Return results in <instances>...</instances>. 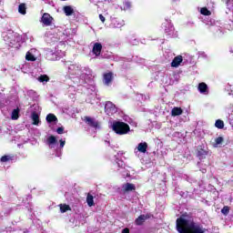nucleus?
<instances>
[{"label": "nucleus", "instance_id": "obj_39", "mask_svg": "<svg viewBox=\"0 0 233 233\" xmlns=\"http://www.w3.org/2000/svg\"><path fill=\"white\" fill-rule=\"evenodd\" d=\"M229 208L228 207H224L222 209H221V213L224 214V216H227L229 212Z\"/></svg>", "mask_w": 233, "mask_h": 233}, {"label": "nucleus", "instance_id": "obj_28", "mask_svg": "<svg viewBox=\"0 0 233 233\" xmlns=\"http://www.w3.org/2000/svg\"><path fill=\"white\" fill-rule=\"evenodd\" d=\"M224 141L223 137H218L215 139V143L213 144L214 148H218L219 145H222Z\"/></svg>", "mask_w": 233, "mask_h": 233}, {"label": "nucleus", "instance_id": "obj_41", "mask_svg": "<svg viewBox=\"0 0 233 233\" xmlns=\"http://www.w3.org/2000/svg\"><path fill=\"white\" fill-rule=\"evenodd\" d=\"M99 19L102 23H105V16L103 15H99Z\"/></svg>", "mask_w": 233, "mask_h": 233}, {"label": "nucleus", "instance_id": "obj_26", "mask_svg": "<svg viewBox=\"0 0 233 233\" xmlns=\"http://www.w3.org/2000/svg\"><path fill=\"white\" fill-rule=\"evenodd\" d=\"M46 119L47 123H54V122L57 121V116H56V115H54V114H48L46 116Z\"/></svg>", "mask_w": 233, "mask_h": 233}, {"label": "nucleus", "instance_id": "obj_29", "mask_svg": "<svg viewBox=\"0 0 233 233\" xmlns=\"http://www.w3.org/2000/svg\"><path fill=\"white\" fill-rule=\"evenodd\" d=\"M86 203L88 205V207H94L95 203H94V196H92L91 194H87L86 196Z\"/></svg>", "mask_w": 233, "mask_h": 233}, {"label": "nucleus", "instance_id": "obj_42", "mask_svg": "<svg viewBox=\"0 0 233 233\" xmlns=\"http://www.w3.org/2000/svg\"><path fill=\"white\" fill-rule=\"evenodd\" d=\"M122 233H130V231L128 230V228H125L123 229Z\"/></svg>", "mask_w": 233, "mask_h": 233}, {"label": "nucleus", "instance_id": "obj_24", "mask_svg": "<svg viewBox=\"0 0 233 233\" xmlns=\"http://www.w3.org/2000/svg\"><path fill=\"white\" fill-rule=\"evenodd\" d=\"M181 114H183V109H181V107H174L171 110V116L173 117H176V116H181Z\"/></svg>", "mask_w": 233, "mask_h": 233}, {"label": "nucleus", "instance_id": "obj_36", "mask_svg": "<svg viewBox=\"0 0 233 233\" xmlns=\"http://www.w3.org/2000/svg\"><path fill=\"white\" fill-rule=\"evenodd\" d=\"M200 14H202V15H210V11L208 8L203 7L200 9Z\"/></svg>", "mask_w": 233, "mask_h": 233}, {"label": "nucleus", "instance_id": "obj_14", "mask_svg": "<svg viewBox=\"0 0 233 233\" xmlns=\"http://www.w3.org/2000/svg\"><path fill=\"white\" fill-rule=\"evenodd\" d=\"M39 114H41V107L38 106V114L35 112H33L31 115L33 125H35L36 127H38V125H41V120L39 119Z\"/></svg>", "mask_w": 233, "mask_h": 233}, {"label": "nucleus", "instance_id": "obj_34", "mask_svg": "<svg viewBox=\"0 0 233 233\" xmlns=\"http://www.w3.org/2000/svg\"><path fill=\"white\" fill-rule=\"evenodd\" d=\"M121 10H130V2L128 0H126L121 6Z\"/></svg>", "mask_w": 233, "mask_h": 233}, {"label": "nucleus", "instance_id": "obj_9", "mask_svg": "<svg viewBox=\"0 0 233 233\" xmlns=\"http://www.w3.org/2000/svg\"><path fill=\"white\" fill-rule=\"evenodd\" d=\"M147 148H148V144H147V142H141L134 149V153H135L136 156L139 157V153L140 154H147Z\"/></svg>", "mask_w": 233, "mask_h": 233}, {"label": "nucleus", "instance_id": "obj_30", "mask_svg": "<svg viewBox=\"0 0 233 233\" xmlns=\"http://www.w3.org/2000/svg\"><path fill=\"white\" fill-rule=\"evenodd\" d=\"M59 208H60V212L62 214H65V212H68V210H70V206L66 204H60Z\"/></svg>", "mask_w": 233, "mask_h": 233}, {"label": "nucleus", "instance_id": "obj_32", "mask_svg": "<svg viewBox=\"0 0 233 233\" xmlns=\"http://www.w3.org/2000/svg\"><path fill=\"white\" fill-rule=\"evenodd\" d=\"M215 127H216V128L222 129L225 127V122H223V120L218 119L216 121Z\"/></svg>", "mask_w": 233, "mask_h": 233}, {"label": "nucleus", "instance_id": "obj_20", "mask_svg": "<svg viewBox=\"0 0 233 233\" xmlns=\"http://www.w3.org/2000/svg\"><path fill=\"white\" fill-rule=\"evenodd\" d=\"M84 121L89 125V127H93V128H97V121L90 116H85Z\"/></svg>", "mask_w": 233, "mask_h": 233}, {"label": "nucleus", "instance_id": "obj_1", "mask_svg": "<svg viewBox=\"0 0 233 233\" xmlns=\"http://www.w3.org/2000/svg\"><path fill=\"white\" fill-rule=\"evenodd\" d=\"M177 229L179 233H207L208 229L201 224L195 222L194 218L182 215L177 219Z\"/></svg>", "mask_w": 233, "mask_h": 233}, {"label": "nucleus", "instance_id": "obj_4", "mask_svg": "<svg viewBox=\"0 0 233 233\" xmlns=\"http://www.w3.org/2000/svg\"><path fill=\"white\" fill-rule=\"evenodd\" d=\"M112 130L118 136H125L130 132V126L125 122L116 121L112 124Z\"/></svg>", "mask_w": 233, "mask_h": 233}, {"label": "nucleus", "instance_id": "obj_43", "mask_svg": "<svg viewBox=\"0 0 233 233\" xmlns=\"http://www.w3.org/2000/svg\"><path fill=\"white\" fill-rule=\"evenodd\" d=\"M123 154H125V152H123V151H119L118 152V156L120 155V156H123Z\"/></svg>", "mask_w": 233, "mask_h": 233}, {"label": "nucleus", "instance_id": "obj_40", "mask_svg": "<svg viewBox=\"0 0 233 233\" xmlns=\"http://www.w3.org/2000/svg\"><path fill=\"white\" fill-rule=\"evenodd\" d=\"M56 132H57L58 134H63V132H65V127H60L56 128Z\"/></svg>", "mask_w": 233, "mask_h": 233}, {"label": "nucleus", "instance_id": "obj_5", "mask_svg": "<svg viewBox=\"0 0 233 233\" xmlns=\"http://www.w3.org/2000/svg\"><path fill=\"white\" fill-rule=\"evenodd\" d=\"M208 25L209 26L210 32L215 34L218 37H221V35H223V34H225V30H223V27L219 26V23L210 22Z\"/></svg>", "mask_w": 233, "mask_h": 233}, {"label": "nucleus", "instance_id": "obj_38", "mask_svg": "<svg viewBox=\"0 0 233 233\" xmlns=\"http://www.w3.org/2000/svg\"><path fill=\"white\" fill-rule=\"evenodd\" d=\"M69 94H76V87L74 86H69V87L67 88Z\"/></svg>", "mask_w": 233, "mask_h": 233}, {"label": "nucleus", "instance_id": "obj_44", "mask_svg": "<svg viewBox=\"0 0 233 233\" xmlns=\"http://www.w3.org/2000/svg\"><path fill=\"white\" fill-rule=\"evenodd\" d=\"M61 156V153H56V157H59Z\"/></svg>", "mask_w": 233, "mask_h": 233}, {"label": "nucleus", "instance_id": "obj_11", "mask_svg": "<svg viewBox=\"0 0 233 233\" xmlns=\"http://www.w3.org/2000/svg\"><path fill=\"white\" fill-rule=\"evenodd\" d=\"M165 28V32L167 34V35H168L169 37H177V34L176 31L174 29V25L172 24H170V22H166L164 24Z\"/></svg>", "mask_w": 233, "mask_h": 233}, {"label": "nucleus", "instance_id": "obj_31", "mask_svg": "<svg viewBox=\"0 0 233 233\" xmlns=\"http://www.w3.org/2000/svg\"><path fill=\"white\" fill-rule=\"evenodd\" d=\"M18 12L19 14H22V15H25V14H26V5L25 4L19 5Z\"/></svg>", "mask_w": 233, "mask_h": 233}, {"label": "nucleus", "instance_id": "obj_12", "mask_svg": "<svg viewBox=\"0 0 233 233\" xmlns=\"http://www.w3.org/2000/svg\"><path fill=\"white\" fill-rule=\"evenodd\" d=\"M52 21H54V17L50 15L48 13H45L42 16V23L45 26H50L52 25Z\"/></svg>", "mask_w": 233, "mask_h": 233}, {"label": "nucleus", "instance_id": "obj_37", "mask_svg": "<svg viewBox=\"0 0 233 233\" xmlns=\"http://www.w3.org/2000/svg\"><path fill=\"white\" fill-rule=\"evenodd\" d=\"M65 145H66V140L65 139H60L59 140V149L60 150H63V148H65Z\"/></svg>", "mask_w": 233, "mask_h": 233}, {"label": "nucleus", "instance_id": "obj_6", "mask_svg": "<svg viewBox=\"0 0 233 233\" xmlns=\"http://www.w3.org/2000/svg\"><path fill=\"white\" fill-rule=\"evenodd\" d=\"M210 150L205 145L198 146L197 149V156L199 159H207V156H209Z\"/></svg>", "mask_w": 233, "mask_h": 233}, {"label": "nucleus", "instance_id": "obj_2", "mask_svg": "<svg viewBox=\"0 0 233 233\" xmlns=\"http://www.w3.org/2000/svg\"><path fill=\"white\" fill-rule=\"evenodd\" d=\"M67 74L73 80L75 85H81L85 83L86 79L92 77V70L88 67H83L78 64H70L68 66Z\"/></svg>", "mask_w": 233, "mask_h": 233}, {"label": "nucleus", "instance_id": "obj_35", "mask_svg": "<svg viewBox=\"0 0 233 233\" xmlns=\"http://www.w3.org/2000/svg\"><path fill=\"white\" fill-rule=\"evenodd\" d=\"M10 159H12V157L8 156V155H5V156H3L1 158H0V161L2 163H7V161H10Z\"/></svg>", "mask_w": 233, "mask_h": 233}, {"label": "nucleus", "instance_id": "obj_15", "mask_svg": "<svg viewBox=\"0 0 233 233\" xmlns=\"http://www.w3.org/2000/svg\"><path fill=\"white\" fill-rule=\"evenodd\" d=\"M111 26L113 28H121L122 26H125V21L118 18H113L111 21Z\"/></svg>", "mask_w": 233, "mask_h": 233}, {"label": "nucleus", "instance_id": "obj_13", "mask_svg": "<svg viewBox=\"0 0 233 233\" xmlns=\"http://www.w3.org/2000/svg\"><path fill=\"white\" fill-rule=\"evenodd\" d=\"M46 143L49 147V148H56L57 147V137L54 136H49Z\"/></svg>", "mask_w": 233, "mask_h": 233}, {"label": "nucleus", "instance_id": "obj_21", "mask_svg": "<svg viewBox=\"0 0 233 233\" xmlns=\"http://www.w3.org/2000/svg\"><path fill=\"white\" fill-rule=\"evenodd\" d=\"M101 50H103V46L99 43H96L93 46V54L97 57L101 55Z\"/></svg>", "mask_w": 233, "mask_h": 233}, {"label": "nucleus", "instance_id": "obj_27", "mask_svg": "<svg viewBox=\"0 0 233 233\" xmlns=\"http://www.w3.org/2000/svg\"><path fill=\"white\" fill-rule=\"evenodd\" d=\"M11 119L15 121L16 119H19V108L14 109L11 114Z\"/></svg>", "mask_w": 233, "mask_h": 233}, {"label": "nucleus", "instance_id": "obj_33", "mask_svg": "<svg viewBox=\"0 0 233 233\" xmlns=\"http://www.w3.org/2000/svg\"><path fill=\"white\" fill-rule=\"evenodd\" d=\"M64 35H67V37H70V35H76V29H66Z\"/></svg>", "mask_w": 233, "mask_h": 233}, {"label": "nucleus", "instance_id": "obj_23", "mask_svg": "<svg viewBox=\"0 0 233 233\" xmlns=\"http://www.w3.org/2000/svg\"><path fill=\"white\" fill-rule=\"evenodd\" d=\"M150 218L148 215H140L136 220L135 223L136 225H142L144 221H147Z\"/></svg>", "mask_w": 233, "mask_h": 233}, {"label": "nucleus", "instance_id": "obj_17", "mask_svg": "<svg viewBox=\"0 0 233 233\" xmlns=\"http://www.w3.org/2000/svg\"><path fill=\"white\" fill-rule=\"evenodd\" d=\"M112 79H114V74L113 73H106L104 74V85L106 86H110V83H112Z\"/></svg>", "mask_w": 233, "mask_h": 233}, {"label": "nucleus", "instance_id": "obj_18", "mask_svg": "<svg viewBox=\"0 0 233 233\" xmlns=\"http://www.w3.org/2000/svg\"><path fill=\"white\" fill-rule=\"evenodd\" d=\"M198 90L204 96H208V86H207V84H205L203 82L198 84Z\"/></svg>", "mask_w": 233, "mask_h": 233}, {"label": "nucleus", "instance_id": "obj_22", "mask_svg": "<svg viewBox=\"0 0 233 233\" xmlns=\"http://www.w3.org/2000/svg\"><path fill=\"white\" fill-rule=\"evenodd\" d=\"M122 189L124 192H132V190H136V186H134V184L127 183L122 186Z\"/></svg>", "mask_w": 233, "mask_h": 233}, {"label": "nucleus", "instance_id": "obj_16", "mask_svg": "<svg viewBox=\"0 0 233 233\" xmlns=\"http://www.w3.org/2000/svg\"><path fill=\"white\" fill-rule=\"evenodd\" d=\"M183 63V56H177L171 62L172 68H177Z\"/></svg>", "mask_w": 233, "mask_h": 233}, {"label": "nucleus", "instance_id": "obj_19", "mask_svg": "<svg viewBox=\"0 0 233 233\" xmlns=\"http://www.w3.org/2000/svg\"><path fill=\"white\" fill-rule=\"evenodd\" d=\"M63 12H64L65 15H66L67 17H70V15H74V6L65 5L63 7Z\"/></svg>", "mask_w": 233, "mask_h": 233}, {"label": "nucleus", "instance_id": "obj_3", "mask_svg": "<svg viewBox=\"0 0 233 233\" xmlns=\"http://www.w3.org/2000/svg\"><path fill=\"white\" fill-rule=\"evenodd\" d=\"M3 37L5 44H7L8 46H11V48H19L21 46L23 37L19 34L14 33V31H9L4 33Z\"/></svg>", "mask_w": 233, "mask_h": 233}, {"label": "nucleus", "instance_id": "obj_10", "mask_svg": "<svg viewBox=\"0 0 233 233\" xmlns=\"http://www.w3.org/2000/svg\"><path fill=\"white\" fill-rule=\"evenodd\" d=\"M105 112L107 116H114L117 112V107L112 102L108 101L105 105Z\"/></svg>", "mask_w": 233, "mask_h": 233}, {"label": "nucleus", "instance_id": "obj_25", "mask_svg": "<svg viewBox=\"0 0 233 233\" xmlns=\"http://www.w3.org/2000/svg\"><path fill=\"white\" fill-rule=\"evenodd\" d=\"M37 81L45 85L46 83H48L50 81V78L46 75H41L40 76L37 77Z\"/></svg>", "mask_w": 233, "mask_h": 233}, {"label": "nucleus", "instance_id": "obj_7", "mask_svg": "<svg viewBox=\"0 0 233 233\" xmlns=\"http://www.w3.org/2000/svg\"><path fill=\"white\" fill-rule=\"evenodd\" d=\"M115 167H118L117 171L119 174H122L123 177H130V172L127 170L125 167V162L123 160H117L115 164Z\"/></svg>", "mask_w": 233, "mask_h": 233}, {"label": "nucleus", "instance_id": "obj_8", "mask_svg": "<svg viewBox=\"0 0 233 233\" xmlns=\"http://www.w3.org/2000/svg\"><path fill=\"white\" fill-rule=\"evenodd\" d=\"M37 57H39V51L35 48H31L25 54L26 61H37Z\"/></svg>", "mask_w": 233, "mask_h": 233}]
</instances>
